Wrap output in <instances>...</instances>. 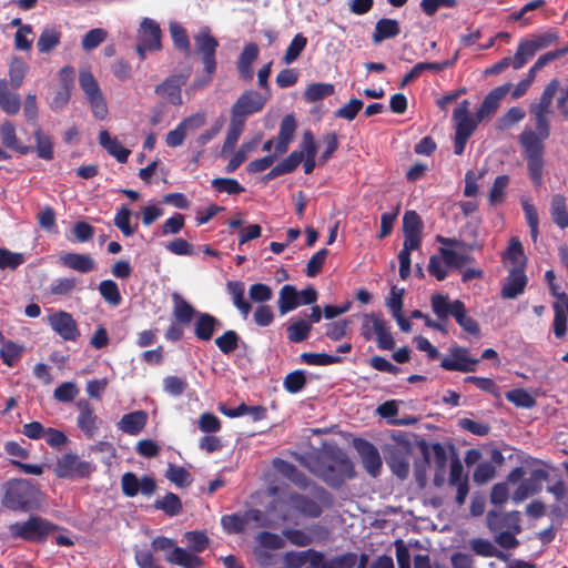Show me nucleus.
Listing matches in <instances>:
<instances>
[{"instance_id":"obj_1","label":"nucleus","mask_w":568,"mask_h":568,"mask_svg":"<svg viewBox=\"0 0 568 568\" xmlns=\"http://www.w3.org/2000/svg\"><path fill=\"white\" fill-rule=\"evenodd\" d=\"M40 499L41 493L27 479L14 480L7 485L4 504L11 509L33 508Z\"/></svg>"},{"instance_id":"obj_2","label":"nucleus","mask_w":568,"mask_h":568,"mask_svg":"<svg viewBox=\"0 0 568 568\" xmlns=\"http://www.w3.org/2000/svg\"><path fill=\"white\" fill-rule=\"evenodd\" d=\"M135 51L141 60L148 53L158 52L162 49V30L158 21L144 17L140 20L135 33Z\"/></svg>"},{"instance_id":"obj_3","label":"nucleus","mask_w":568,"mask_h":568,"mask_svg":"<svg viewBox=\"0 0 568 568\" xmlns=\"http://www.w3.org/2000/svg\"><path fill=\"white\" fill-rule=\"evenodd\" d=\"M54 529V525L39 516H31L28 520L9 526V532L12 537L33 542L43 541Z\"/></svg>"},{"instance_id":"obj_4","label":"nucleus","mask_w":568,"mask_h":568,"mask_svg":"<svg viewBox=\"0 0 568 568\" xmlns=\"http://www.w3.org/2000/svg\"><path fill=\"white\" fill-rule=\"evenodd\" d=\"M559 89V81L557 79L551 80L545 88L540 101L531 104L530 111L534 114L536 128L541 131V134L549 135L550 128L547 115L551 111L552 99Z\"/></svg>"},{"instance_id":"obj_5","label":"nucleus","mask_w":568,"mask_h":568,"mask_svg":"<svg viewBox=\"0 0 568 568\" xmlns=\"http://www.w3.org/2000/svg\"><path fill=\"white\" fill-rule=\"evenodd\" d=\"M79 82L94 116L100 120L105 119L108 115V105L94 77L89 71H82L79 77Z\"/></svg>"},{"instance_id":"obj_6","label":"nucleus","mask_w":568,"mask_h":568,"mask_svg":"<svg viewBox=\"0 0 568 568\" xmlns=\"http://www.w3.org/2000/svg\"><path fill=\"white\" fill-rule=\"evenodd\" d=\"M410 446L407 443H397L388 448L385 457L386 464L399 479L407 478L410 467Z\"/></svg>"},{"instance_id":"obj_7","label":"nucleus","mask_w":568,"mask_h":568,"mask_svg":"<svg viewBox=\"0 0 568 568\" xmlns=\"http://www.w3.org/2000/svg\"><path fill=\"white\" fill-rule=\"evenodd\" d=\"M93 470L90 463L80 459L77 455L65 454L58 459L54 474L60 478L84 477Z\"/></svg>"},{"instance_id":"obj_8","label":"nucleus","mask_w":568,"mask_h":568,"mask_svg":"<svg viewBox=\"0 0 568 568\" xmlns=\"http://www.w3.org/2000/svg\"><path fill=\"white\" fill-rule=\"evenodd\" d=\"M48 323L64 341L74 342L80 336L77 322L73 320L72 315L67 312L58 311L51 313L48 316Z\"/></svg>"},{"instance_id":"obj_9","label":"nucleus","mask_w":568,"mask_h":568,"mask_svg":"<svg viewBox=\"0 0 568 568\" xmlns=\"http://www.w3.org/2000/svg\"><path fill=\"white\" fill-rule=\"evenodd\" d=\"M548 474L544 469H535L530 476L523 480L511 495L514 503L524 501L529 496L538 494L542 488V483L547 480Z\"/></svg>"},{"instance_id":"obj_10","label":"nucleus","mask_w":568,"mask_h":568,"mask_svg":"<svg viewBox=\"0 0 568 568\" xmlns=\"http://www.w3.org/2000/svg\"><path fill=\"white\" fill-rule=\"evenodd\" d=\"M122 490L125 496L134 497L139 493L150 496L155 491L156 484L150 476L138 478L133 473H125L121 479Z\"/></svg>"},{"instance_id":"obj_11","label":"nucleus","mask_w":568,"mask_h":568,"mask_svg":"<svg viewBox=\"0 0 568 568\" xmlns=\"http://www.w3.org/2000/svg\"><path fill=\"white\" fill-rule=\"evenodd\" d=\"M187 78L189 73L173 74L155 88V93L172 104H182L181 88Z\"/></svg>"},{"instance_id":"obj_12","label":"nucleus","mask_w":568,"mask_h":568,"mask_svg":"<svg viewBox=\"0 0 568 568\" xmlns=\"http://www.w3.org/2000/svg\"><path fill=\"white\" fill-rule=\"evenodd\" d=\"M551 291L556 296V302L554 303V333L557 338H562L568 328V295L564 292H557L554 285H551Z\"/></svg>"},{"instance_id":"obj_13","label":"nucleus","mask_w":568,"mask_h":568,"mask_svg":"<svg viewBox=\"0 0 568 568\" xmlns=\"http://www.w3.org/2000/svg\"><path fill=\"white\" fill-rule=\"evenodd\" d=\"M286 568H302L310 565L311 568H323V555L313 549L304 551H287L283 556Z\"/></svg>"},{"instance_id":"obj_14","label":"nucleus","mask_w":568,"mask_h":568,"mask_svg":"<svg viewBox=\"0 0 568 568\" xmlns=\"http://www.w3.org/2000/svg\"><path fill=\"white\" fill-rule=\"evenodd\" d=\"M264 103L265 99L258 92L247 91L233 105L232 115L244 120L246 115L260 111Z\"/></svg>"},{"instance_id":"obj_15","label":"nucleus","mask_w":568,"mask_h":568,"mask_svg":"<svg viewBox=\"0 0 568 568\" xmlns=\"http://www.w3.org/2000/svg\"><path fill=\"white\" fill-rule=\"evenodd\" d=\"M355 447L366 471L373 477L378 476L382 469V458L377 448L366 440L356 442Z\"/></svg>"},{"instance_id":"obj_16","label":"nucleus","mask_w":568,"mask_h":568,"mask_svg":"<svg viewBox=\"0 0 568 568\" xmlns=\"http://www.w3.org/2000/svg\"><path fill=\"white\" fill-rule=\"evenodd\" d=\"M478 359L469 357L468 351L463 347H455L452 354L442 361V367L447 371L474 372Z\"/></svg>"},{"instance_id":"obj_17","label":"nucleus","mask_w":568,"mask_h":568,"mask_svg":"<svg viewBox=\"0 0 568 568\" xmlns=\"http://www.w3.org/2000/svg\"><path fill=\"white\" fill-rule=\"evenodd\" d=\"M79 416L77 418L78 427L89 437L93 438L99 432L98 417L94 414L93 407L87 400H79L77 403Z\"/></svg>"},{"instance_id":"obj_18","label":"nucleus","mask_w":568,"mask_h":568,"mask_svg":"<svg viewBox=\"0 0 568 568\" xmlns=\"http://www.w3.org/2000/svg\"><path fill=\"white\" fill-rule=\"evenodd\" d=\"M549 135H542L541 131L536 128V131L531 128H525L519 136V142L524 149L525 156L542 155L544 145L542 141Z\"/></svg>"},{"instance_id":"obj_19","label":"nucleus","mask_w":568,"mask_h":568,"mask_svg":"<svg viewBox=\"0 0 568 568\" xmlns=\"http://www.w3.org/2000/svg\"><path fill=\"white\" fill-rule=\"evenodd\" d=\"M453 118L456 122V133L458 135L469 138L476 126L477 119L474 120L469 114V102L467 100L463 101L455 110Z\"/></svg>"},{"instance_id":"obj_20","label":"nucleus","mask_w":568,"mask_h":568,"mask_svg":"<svg viewBox=\"0 0 568 568\" xmlns=\"http://www.w3.org/2000/svg\"><path fill=\"white\" fill-rule=\"evenodd\" d=\"M510 89L511 84L506 83L489 92L476 113L477 121H483L486 118H489L497 110L499 102Z\"/></svg>"},{"instance_id":"obj_21","label":"nucleus","mask_w":568,"mask_h":568,"mask_svg":"<svg viewBox=\"0 0 568 568\" xmlns=\"http://www.w3.org/2000/svg\"><path fill=\"white\" fill-rule=\"evenodd\" d=\"M504 263L508 271H525L527 257L517 237L510 239L507 251L504 253Z\"/></svg>"},{"instance_id":"obj_22","label":"nucleus","mask_w":568,"mask_h":568,"mask_svg":"<svg viewBox=\"0 0 568 568\" xmlns=\"http://www.w3.org/2000/svg\"><path fill=\"white\" fill-rule=\"evenodd\" d=\"M60 262L64 266L81 273H89L97 267L94 260L89 254L63 253L60 255Z\"/></svg>"},{"instance_id":"obj_23","label":"nucleus","mask_w":568,"mask_h":568,"mask_svg":"<svg viewBox=\"0 0 568 568\" xmlns=\"http://www.w3.org/2000/svg\"><path fill=\"white\" fill-rule=\"evenodd\" d=\"M296 130V121L293 115L288 114L284 116L281 122L278 136L275 144V151L277 154H284L288 150V145L293 140Z\"/></svg>"},{"instance_id":"obj_24","label":"nucleus","mask_w":568,"mask_h":568,"mask_svg":"<svg viewBox=\"0 0 568 568\" xmlns=\"http://www.w3.org/2000/svg\"><path fill=\"white\" fill-rule=\"evenodd\" d=\"M148 415L143 410H135L122 416L118 423V428L129 435H138L145 426Z\"/></svg>"},{"instance_id":"obj_25","label":"nucleus","mask_w":568,"mask_h":568,"mask_svg":"<svg viewBox=\"0 0 568 568\" xmlns=\"http://www.w3.org/2000/svg\"><path fill=\"white\" fill-rule=\"evenodd\" d=\"M505 284L501 290V296L504 298H515L521 294L527 284V277L525 271H508Z\"/></svg>"},{"instance_id":"obj_26","label":"nucleus","mask_w":568,"mask_h":568,"mask_svg":"<svg viewBox=\"0 0 568 568\" xmlns=\"http://www.w3.org/2000/svg\"><path fill=\"white\" fill-rule=\"evenodd\" d=\"M217 325H220V322L213 315L209 313H197L194 323L195 336L201 341H210Z\"/></svg>"},{"instance_id":"obj_27","label":"nucleus","mask_w":568,"mask_h":568,"mask_svg":"<svg viewBox=\"0 0 568 568\" xmlns=\"http://www.w3.org/2000/svg\"><path fill=\"white\" fill-rule=\"evenodd\" d=\"M287 505L306 517H317L322 513V506L317 500L310 499L302 495H292Z\"/></svg>"},{"instance_id":"obj_28","label":"nucleus","mask_w":568,"mask_h":568,"mask_svg":"<svg viewBox=\"0 0 568 568\" xmlns=\"http://www.w3.org/2000/svg\"><path fill=\"white\" fill-rule=\"evenodd\" d=\"M258 47L255 43H247L237 61V69L240 75L245 80H251L253 77L252 64L257 59Z\"/></svg>"},{"instance_id":"obj_29","label":"nucleus","mask_w":568,"mask_h":568,"mask_svg":"<svg viewBox=\"0 0 568 568\" xmlns=\"http://www.w3.org/2000/svg\"><path fill=\"white\" fill-rule=\"evenodd\" d=\"M21 108V101L18 93L10 91L7 80H0V109L12 115L17 114Z\"/></svg>"},{"instance_id":"obj_30","label":"nucleus","mask_w":568,"mask_h":568,"mask_svg":"<svg viewBox=\"0 0 568 568\" xmlns=\"http://www.w3.org/2000/svg\"><path fill=\"white\" fill-rule=\"evenodd\" d=\"M454 62L455 58L452 60H446L444 62H419L403 78L400 87H405L419 75H423V72L425 70L439 72L446 68L452 67Z\"/></svg>"},{"instance_id":"obj_31","label":"nucleus","mask_w":568,"mask_h":568,"mask_svg":"<svg viewBox=\"0 0 568 568\" xmlns=\"http://www.w3.org/2000/svg\"><path fill=\"white\" fill-rule=\"evenodd\" d=\"M0 139L6 148L12 149L21 154H26L30 150L29 146H24L19 143L16 126L10 121H4L0 125Z\"/></svg>"},{"instance_id":"obj_32","label":"nucleus","mask_w":568,"mask_h":568,"mask_svg":"<svg viewBox=\"0 0 568 568\" xmlns=\"http://www.w3.org/2000/svg\"><path fill=\"white\" fill-rule=\"evenodd\" d=\"M166 560L183 568H199L201 566L199 556L180 547L168 554Z\"/></svg>"},{"instance_id":"obj_33","label":"nucleus","mask_w":568,"mask_h":568,"mask_svg":"<svg viewBox=\"0 0 568 568\" xmlns=\"http://www.w3.org/2000/svg\"><path fill=\"white\" fill-rule=\"evenodd\" d=\"M194 41L197 52L202 57L215 55V51L219 43L216 39L213 36H211L210 29L207 27H203L199 30V32L194 37Z\"/></svg>"},{"instance_id":"obj_34","label":"nucleus","mask_w":568,"mask_h":568,"mask_svg":"<svg viewBox=\"0 0 568 568\" xmlns=\"http://www.w3.org/2000/svg\"><path fill=\"white\" fill-rule=\"evenodd\" d=\"M100 144L119 162L124 163L128 160L130 151L125 149L116 139L111 138L106 131H101L99 135Z\"/></svg>"},{"instance_id":"obj_35","label":"nucleus","mask_w":568,"mask_h":568,"mask_svg":"<svg viewBox=\"0 0 568 568\" xmlns=\"http://www.w3.org/2000/svg\"><path fill=\"white\" fill-rule=\"evenodd\" d=\"M300 302V294L293 285H284L280 291L278 311L282 315L295 310Z\"/></svg>"},{"instance_id":"obj_36","label":"nucleus","mask_w":568,"mask_h":568,"mask_svg":"<svg viewBox=\"0 0 568 568\" xmlns=\"http://www.w3.org/2000/svg\"><path fill=\"white\" fill-rule=\"evenodd\" d=\"M399 33L398 22L394 19H381L376 22L375 31L373 33V42L381 43L382 41L395 38Z\"/></svg>"},{"instance_id":"obj_37","label":"nucleus","mask_w":568,"mask_h":568,"mask_svg":"<svg viewBox=\"0 0 568 568\" xmlns=\"http://www.w3.org/2000/svg\"><path fill=\"white\" fill-rule=\"evenodd\" d=\"M550 215L555 224L560 229L568 227V212L566 199L561 194H555L550 201Z\"/></svg>"},{"instance_id":"obj_38","label":"nucleus","mask_w":568,"mask_h":568,"mask_svg":"<svg viewBox=\"0 0 568 568\" xmlns=\"http://www.w3.org/2000/svg\"><path fill=\"white\" fill-rule=\"evenodd\" d=\"M172 300L174 303L173 314L176 321L182 324H189L192 321V318L196 316V311L178 293H174L172 295Z\"/></svg>"},{"instance_id":"obj_39","label":"nucleus","mask_w":568,"mask_h":568,"mask_svg":"<svg viewBox=\"0 0 568 568\" xmlns=\"http://www.w3.org/2000/svg\"><path fill=\"white\" fill-rule=\"evenodd\" d=\"M229 294L232 296L234 306L241 312L244 318L247 317L251 305L244 300V284L242 282H229L226 285Z\"/></svg>"},{"instance_id":"obj_40","label":"nucleus","mask_w":568,"mask_h":568,"mask_svg":"<svg viewBox=\"0 0 568 568\" xmlns=\"http://www.w3.org/2000/svg\"><path fill=\"white\" fill-rule=\"evenodd\" d=\"M470 548L474 552L483 557H496L499 560H507V555L500 550H498L494 544L487 539L475 538L471 539Z\"/></svg>"},{"instance_id":"obj_41","label":"nucleus","mask_w":568,"mask_h":568,"mask_svg":"<svg viewBox=\"0 0 568 568\" xmlns=\"http://www.w3.org/2000/svg\"><path fill=\"white\" fill-rule=\"evenodd\" d=\"M368 321L373 323V329L376 335L378 346L382 349H392L395 343L385 321L383 318H371Z\"/></svg>"},{"instance_id":"obj_42","label":"nucleus","mask_w":568,"mask_h":568,"mask_svg":"<svg viewBox=\"0 0 568 568\" xmlns=\"http://www.w3.org/2000/svg\"><path fill=\"white\" fill-rule=\"evenodd\" d=\"M61 33L57 28H45L38 39L40 52L49 53L60 43Z\"/></svg>"},{"instance_id":"obj_43","label":"nucleus","mask_w":568,"mask_h":568,"mask_svg":"<svg viewBox=\"0 0 568 568\" xmlns=\"http://www.w3.org/2000/svg\"><path fill=\"white\" fill-rule=\"evenodd\" d=\"M457 303H462L460 301L450 302L447 296L442 294L433 295L432 297V307L434 313L439 318H446L448 315L454 316V308Z\"/></svg>"},{"instance_id":"obj_44","label":"nucleus","mask_w":568,"mask_h":568,"mask_svg":"<svg viewBox=\"0 0 568 568\" xmlns=\"http://www.w3.org/2000/svg\"><path fill=\"white\" fill-rule=\"evenodd\" d=\"M244 120L237 119L232 115L230 128L227 130L226 139L224 141L222 153L230 152L234 149L241 133L243 132Z\"/></svg>"},{"instance_id":"obj_45","label":"nucleus","mask_w":568,"mask_h":568,"mask_svg":"<svg viewBox=\"0 0 568 568\" xmlns=\"http://www.w3.org/2000/svg\"><path fill=\"white\" fill-rule=\"evenodd\" d=\"M165 477L180 488L190 486L192 481L191 474L184 467L173 464H169Z\"/></svg>"},{"instance_id":"obj_46","label":"nucleus","mask_w":568,"mask_h":568,"mask_svg":"<svg viewBox=\"0 0 568 568\" xmlns=\"http://www.w3.org/2000/svg\"><path fill=\"white\" fill-rule=\"evenodd\" d=\"M439 252L446 265L450 267H462L470 261V257L462 250L440 247Z\"/></svg>"},{"instance_id":"obj_47","label":"nucleus","mask_w":568,"mask_h":568,"mask_svg":"<svg viewBox=\"0 0 568 568\" xmlns=\"http://www.w3.org/2000/svg\"><path fill=\"white\" fill-rule=\"evenodd\" d=\"M108 32L102 28H95L87 32L82 40L81 47L84 51H91L105 41Z\"/></svg>"},{"instance_id":"obj_48","label":"nucleus","mask_w":568,"mask_h":568,"mask_svg":"<svg viewBox=\"0 0 568 568\" xmlns=\"http://www.w3.org/2000/svg\"><path fill=\"white\" fill-rule=\"evenodd\" d=\"M535 54L536 51L534 47L528 42V40L520 41L515 57L511 58L513 68L516 70L521 69Z\"/></svg>"},{"instance_id":"obj_49","label":"nucleus","mask_w":568,"mask_h":568,"mask_svg":"<svg viewBox=\"0 0 568 568\" xmlns=\"http://www.w3.org/2000/svg\"><path fill=\"white\" fill-rule=\"evenodd\" d=\"M257 546L267 550L282 549L285 546V540L282 536L268 531L258 532L255 537Z\"/></svg>"},{"instance_id":"obj_50","label":"nucleus","mask_w":568,"mask_h":568,"mask_svg":"<svg viewBox=\"0 0 568 568\" xmlns=\"http://www.w3.org/2000/svg\"><path fill=\"white\" fill-rule=\"evenodd\" d=\"M274 467L280 474L287 477L296 485L304 486L306 484L305 477L292 464L277 459L274 462Z\"/></svg>"},{"instance_id":"obj_51","label":"nucleus","mask_w":568,"mask_h":568,"mask_svg":"<svg viewBox=\"0 0 568 568\" xmlns=\"http://www.w3.org/2000/svg\"><path fill=\"white\" fill-rule=\"evenodd\" d=\"M99 292L109 304L118 306L121 303V294L115 282L111 280L102 281L99 285Z\"/></svg>"},{"instance_id":"obj_52","label":"nucleus","mask_w":568,"mask_h":568,"mask_svg":"<svg viewBox=\"0 0 568 568\" xmlns=\"http://www.w3.org/2000/svg\"><path fill=\"white\" fill-rule=\"evenodd\" d=\"M454 317L466 332L470 334H477L479 332L478 324L471 317L466 315L463 303H457L455 305Z\"/></svg>"},{"instance_id":"obj_53","label":"nucleus","mask_w":568,"mask_h":568,"mask_svg":"<svg viewBox=\"0 0 568 568\" xmlns=\"http://www.w3.org/2000/svg\"><path fill=\"white\" fill-rule=\"evenodd\" d=\"M155 507L163 510L169 516H174L181 511L182 505L175 494L169 493L163 498L156 500Z\"/></svg>"},{"instance_id":"obj_54","label":"nucleus","mask_w":568,"mask_h":568,"mask_svg":"<svg viewBox=\"0 0 568 568\" xmlns=\"http://www.w3.org/2000/svg\"><path fill=\"white\" fill-rule=\"evenodd\" d=\"M27 70L28 65L22 61V59H12L9 67V77L10 83L14 89H18L22 84Z\"/></svg>"},{"instance_id":"obj_55","label":"nucleus","mask_w":568,"mask_h":568,"mask_svg":"<svg viewBox=\"0 0 568 568\" xmlns=\"http://www.w3.org/2000/svg\"><path fill=\"white\" fill-rule=\"evenodd\" d=\"M171 38L176 48L187 51L190 49V41L185 29L176 21H171L169 24Z\"/></svg>"},{"instance_id":"obj_56","label":"nucleus","mask_w":568,"mask_h":568,"mask_svg":"<svg viewBox=\"0 0 568 568\" xmlns=\"http://www.w3.org/2000/svg\"><path fill=\"white\" fill-rule=\"evenodd\" d=\"M306 43L307 39L303 34H296L286 49L284 55L285 63H293L300 57L301 52L305 49Z\"/></svg>"},{"instance_id":"obj_57","label":"nucleus","mask_w":568,"mask_h":568,"mask_svg":"<svg viewBox=\"0 0 568 568\" xmlns=\"http://www.w3.org/2000/svg\"><path fill=\"white\" fill-rule=\"evenodd\" d=\"M506 398L521 408H531L536 404L535 398L524 389H513L506 394Z\"/></svg>"},{"instance_id":"obj_58","label":"nucleus","mask_w":568,"mask_h":568,"mask_svg":"<svg viewBox=\"0 0 568 568\" xmlns=\"http://www.w3.org/2000/svg\"><path fill=\"white\" fill-rule=\"evenodd\" d=\"M219 349L224 354H230L237 348L239 335L235 331H226L215 339Z\"/></svg>"},{"instance_id":"obj_59","label":"nucleus","mask_w":568,"mask_h":568,"mask_svg":"<svg viewBox=\"0 0 568 568\" xmlns=\"http://www.w3.org/2000/svg\"><path fill=\"white\" fill-rule=\"evenodd\" d=\"M422 221L415 211H407L403 217L404 235L422 234Z\"/></svg>"},{"instance_id":"obj_60","label":"nucleus","mask_w":568,"mask_h":568,"mask_svg":"<svg viewBox=\"0 0 568 568\" xmlns=\"http://www.w3.org/2000/svg\"><path fill=\"white\" fill-rule=\"evenodd\" d=\"M282 534L292 545L297 547L308 546L313 541L310 534L302 529H284Z\"/></svg>"},{"instance_id":"obj_61","label":"nucleus","mask_w":568,"mask_h":568,"mask_svg":"<svg viewBox=\"0 0 568 568\" xmlns=\"http://www.w3.org/2000/svg\"><path fill=\"white\" fill-rule=\"evenodd\" d=\"M334 87L328 83L311 84L305 91L306 100L314 102L333 93Z\"/></svg>"},{"instance_id":"obj_62","label":"nucleus","mask_w":568,"mask_h":568,"mask_svg":"<svg viewBox=\"0 0 568 568\" xmlns=\"http://www.w3.org/2000/svg\"><path fill=\"white\" fill-rule=\"evenodd\" d=\"M37 153L43 160L53 158V142L50 136L42 134L40 131L36 133Z\"/></svg>"},{"instance_id":"obj_63","label":"nucleus","mask_w":568,"mask_h":568,"mask_svg":"<svg viewBox=\"0 0 568 568\" xmlns=\"http://www.w3.org/2000/svg\"><path fill=\"white\" fill-rule=\"evenodd\" d=\"M221 524L227 532L237 534L245 529L246 518L245 515L243 517L235 514L226 515L222 517Z\"/></svg>"},{"instance_id":"obj_64","label":"nucleus","mask_w":568,"mask_h":568,"mask_svg":"<svg viewBox=\"0 0 568 568\" xmlns=\"http://www.w3.org/2000/svg\"><path fill=\"white\" fill-rule=\"evenodd\" d=\"M525 118V111L521 108L514 106L507 111L499 120L498 128L500 130L510 129Z\"/></svg>"}]
</instances>
